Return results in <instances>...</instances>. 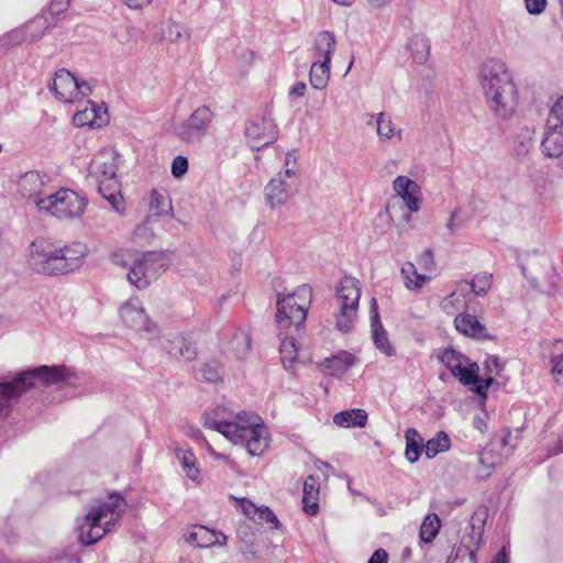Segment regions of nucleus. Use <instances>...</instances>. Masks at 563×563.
<instances>
[{
  "mask_svg": "<svg viewBox=\"0 0 563 563\" xmlns=\"http://www.w3.org/2000/svg\"><path fill=\"white\" fill-rule=\"evenodd\" d=\"M533 131L526 128L516 137L512 154L517 157H525L533 147Z\"/></svg>",
  "mask_w": 563,
  "mask_h": 563,
  "instance_id": "58836bf2",
  "label": "nucleus"
},
{
  "mask_svg": "<svg viewBox=\"0 0 563 563\" xmlns=\"http://www.w3.org/2000/svg\"><path fill=\"white\" fill-rule=\"evenodd\" d=\"M401 275L404 276L405 285L409 290H419L428 280H430L429 276L419 274L412 263H408L401 268Z\"/></svg>",
  "mask_w": 563,
  "mask_h": 563,
  "instance_id": "f704fd0d",
  "label": "nucleus"
},
{
  "mask_svg": "<svg viewBox=\"0 0 563 563\" xmlns=\"http://www.w3.org/2000/svg\"><path fill=\"white\" fill-rule=\"evenodd\" d=\"M231 440L234 444L245 445L253 456L264 453L269 444L266 424H205Z\"/></svg>",
  "mask_w": 563,
  "mask_h": 563,
  "instance_id": "0eeeda50",
  "label": "nucleus"
},
{
  "mask_svg": "<svg viewBox=\"0 0 563 563\" xmlns=\"http://www.w3.org/2000/svg\"><path fill=\"white\" fill-rule=\"evenodd\" d=\"M331 63L313 60L309 71V82L312 88L322 90L328 86L331 73Z\"/></svg>",
  "mask_w": 563,
  "mask_h": 563,
  "instance_id": "7c9ffc66",
  "label": "nucleus"
},
{
  "mask_svg": "<svg viewBox=\"0 0 563 563\" xmlns=\"http://www.w3.org/2000/svg\"><path fill=\"white\" fill-rule=\"evenodd\" d=\"M70 377L65 365H40L0 378V419H9L13 411L33 418L60 402L62 389Z\"/></svg>",
  "mask_w": 563,
  "mask_h": 563,
  "instance_id": "f257e3e1",
  "label": "nucleus"
},
{
  "mask_svg": "<svg viewBox=\"0 0 563 563\" xmlns=\"http://www.w3.org/2000/svg\"><path fill=\"white\" fill-rule=\"evenodd\" d=\"M126 255H129V252L121 251L112 254V262L117 265H120L122 267L131 266L130 262L126 260Z\"/></svg>",
  "mask_w": 563,
  "mask_h": 563,
  "instance_id": "680f3d73",
  "label": "nucleus"
},
{
  "mask_svg": "<svg viewBox=\"0 0 563 563\" xmlns=\"http://www.w3.org/2000/svg\"><path fill=\"white\" fill-rule=\"evenodd\" d=\"M485 368L489 374H499L501 369V364L496 355H488L484 362Z\"/></svg>",
  "mask_w": 563,
  "mask_h": 563,
  "instance_id": "4d7b16f0",
  "label": "nucleus"
},
{
  "mask_svg": "<svg viewBox=\"0 0 563 563\" xmlns=\"http://www.w3.org/2000/svg\"><path fill=\"white\" fill-rule=\"evenodd\" d=\"M479 81L492 112L499 119H509L518 106V90L506 64L487 58L481 66Z\"/></svg>",
  "mask_w": 563,
  "mask_h": 563,
  "instance_id": "7ed1b4c3",
  "label": "nucleus"
},
{
  "mask_svg": "<svg viewBox=\"0 0 563 563\" xmlns=\"http://www.w3.org/2000/svg\"><path fill=\"white\" fill-rule=\"evenodd\" d=\"M319 494L320 485L319 478L309 475L303 482L302 488V505L303 511L309 516H314L319 511Z\"/></svg>",
  "mask_w": 563,
  "mask_h": 563,
  "instance_id": "bb28decb",
  "label": "nucleus"
},
{
  "mask_svg": "<svg viewBox=\"0 0 563 563\" xmlns=\"http://www.w3.org/2000/svg\"><path fill=\"white\" fill-rule=\"evenodd\" d=\"M90 92H91V88L86 81H82V82L78 81V90L76 91V98L78 96L87 97L90 95Z\"/></svg>",
  "mask_w": 563,
  "mask_h": 563,
  "instance_id": "338daca9",
  "label": "nucleus"
},
{
  "mask_svg": "<svg viewBox=\"0 0 563 563\" xmlns=\"http://www.w3.org/2000/svg\"><path fill=\"white\" fill-rule=\"evenodd\" d=\"M44 177L35 170L25 173L20 181L19 189L24 197L34 198L35 201L37 199H42L40 194L42 191L44 185Z\"/></svg>",
  "mask_w": 563,
  "mask_h": 563,
  "instance_id": "c756f323",
  "label": "nucleus"
},
{
  "mask_svg": "<svg viewBox=\"0 0 563 563\" xmlns=\"http://www.w3.org/2000/svg\"><path fill=\"white\" fill-rule=\"evenodd\" d=\"M406 207L411 212L419 211L421 207V197H420V187L417 185V188L415 190H409L406 194H402L399 196Z\"/></svg>",
  "mask_w": 563,
  "mask_h": 563,
  "instance_id": "de8ad7c7",
  "label": "nucleus"
},
{
  "mask_svg": "<svg viewBox=\"0 0 563 563\" xmlns=\"http://www.w3.org/2000/svg\"><path fill=\"white\" fill-rule=\"evenodd\" d=\"M186 540L199 548H210L216 544L224 545L228 537L220 531L211 530L205 526H195Z\"/></svg>",
  "mask_w": 563,
  "mask_h": 563,
  "instance_id": "4be33fe9",
  "label": "nucleus"
},
{
  "mask_svg": "<svg viewBox=\"0 0 563 563\" xmlns=\"http://www.w3.org/2000/svg\"><path fill=\"white\" fill-rule=\"evenodd\" d=\"M170 265V258L164 251H148L137 254L131 262L128 280L137 289H145Z\"/></svg>",
  "mask_w": 563,
  "mask_h": 563,
  "instance_id": "6e6552de",
  "label": "nucleus"
},
{
  "mask_svg": "<svg viewBox=\"0 0 563 563\" xmlns=\"http://www.w3.org/2000/svg\"><path fill=\"white\" fill-rule=\"evenodd\" d=\"M165 38L172 43L180 41L184 36L189 37L190 33L179 23L168 21L164 29Z\"/></svg>",
  "mask_w": 563,
  "mask_h": 563,
  "instance_id": "a18cd8bd",
  "label": "nucleus"
},
{
  "mask_svg": "<svg viewBox=\"0 0 563 563\" xmlns=\"http://www.w3.org/2000/svg\"><path fill=\"white\" fill-rule=\"evenodd\" d=\"M55 97L64 102H74L78 90V80L65 68L55 73L52 84L48 86Z\"/></svg>",
  "mask_w": 563,
  "mask_h": 563,
  "instance_id": "f3484780",
  "label": "nucleus"
},
{
  "mask_svg": "<svg viewBox=\"0 0 563 563\" xmlns=\"http://www.w3.org/2000/svg\"><path fill=\"white\" fill-rule=\"evenodd\" d=\"M525 427L510 429L507 426H501L498 431L494 433L488 444H486L478 455V462L482 466L479 470V477H488L495 466L499 465L507 459L518 445L520 435Z\"/></svg>",
  "mask_w": 563,
  "mask_h": 563,
  "instance_id": "423d86ee",
  "label": "nucleus"
},
{
  "mask_svg": "<svg viewBox=\"0 0 563 563\" xmlns=\"http://www.w3.org/2000/svg\"><path fill=\"white\" fill-rule=\"evenodd\" d=\"M467 284L475 296L484 297L492 288L493 274L487 272L478 273Z\"/></svg>",
  "mask_w": 563,
  "mask_h": 563,
  "instance_id": "ea45409f",
  "label": "nucleus"
},
{
  "mask_svg": "<svg viewBox=\"0 0 563 563\" xmlns=\"http://www.w3.org/2000/svg\"><path fill=\"white\" fill-rule=\"evenodd\" d=\"M335 46L336 38L333 32L321 31L317 33L311 48L313 60L321 59V62L331 63Z\"/></svg>",
  "mask_w": 563,
  "mask_h": 563,
  "instance_id": "393cba45",
  "label": "nucleus"
},
{
  "mask_svg": "<svg viewBox=\"0 0 563 563\" xmlns=\"http://www.w3.org/2000/svg\"><path fill=\"white\" fill-rule=\"evenodd\" d=\"M408 49L415 63L423 64L430 55V42L424 35L416 34L410 38Z\"/></svg>",
  "mask_w": 563,
  "mask_h": 563,
  "instance_id": "473e14b6",
  "label": "nucleus"
},
{
  "mask_svg": "<svg viewBox=\"0 0 563 563\" xmlns=\"http://www.w3.org/2000/svg\"><path fill=\"white\" fill-rule=\"evenodd\" d=\"M117 172V155L112 151L97 154L89 166V175L95 177L96 180L115 177Z\"/></svg>",
  "mask_w": 563,
  "mask_h": 563,
  "instance_id": "aec40b11",
  "label": "nucleus"
},
{
  "mask_svg": "<svg viewBox=\"0 0 563 563\" xmlns=\"http://www.w3.org/2000/svg\"><path fill=\"white\" fill-rule=\"evenodd\" d=\"M230 349L238 358H244L251 350V336L245 331H238L230 341Z\"/></svg>",
  "mask_w": 563,
  "mask_h": 563,
  "instance_id": "4c0bfd02",
  "label": "nucleus"
},
{
  "mask_svg": "<svg viewBox=\"0 0 563 563\" xmlns=\"http://www.w3.org/2000/svg\"><path fill=\"white\" fill-rule=\"evenodd\" d=\"M89 103L91 104V108L90 109L86 108L82 111H78L74 115V121L77 125L88 124L90 126H93V125L100 126L101 122H97L98 115H97L96 104L92 102H89ZM99 120L101 121V118H99Z\"/></svg>",
  "mask_w": 563,
  "mask_h": 563,
  "instance_id": "c03bdc74",
  "label": "nucleus"
},
{
  "mask_svg": "<svg viewBox=\"0 0 563 563\" xmlns=\"http://www.w3.org/2000/svg\"><path fill=\"white\" fill-rule=\"evenodd\" d=\"M355 362L356 357L352 353L341 351L331 357L325 358L320 366L325 375L341 377L355 364Z\"/></svg>",
  "mask_w": 563,
  "mask_h": 563,
  "instance_id": "5701e85b",
  "label": "nucleus"
},
{
  "mask_svg": "<svg viewBox=\"0 0 563 563\" xmlns=\"http://www.w3.org/2000/svg\"><path fill=\"white\" fill-rule=\"evenodd\" d=\"M541 147L545 156L559 158L563 169V128L550 129V122H547Z\"/></svg>",
  "mask_w": 563,
  "mask_h": 563,
  "instance_id": "412c9836",
  "label": "nucleus"
},
{
  "mask_svg": "<svg viewBox=\"0 0 563 563\" xmlns=\"http://www.w3.org/2000/svg\"><path fill=\"white\" fill-rule=\"evenodd\" d=\"M388 554L384 549H377L368 560V563H387Z\"/></svg>",
  "mask_w": 563,
  "mask_h": 563,
  "instance_id": "e2e57ef3",
  "label": "nucleus"
},
{
  "mask_svg": "<svg viewBox=\"0 0 563 563\" xmlns=\"http://www.w3.org/2000/svg\"><path fill=\"white\" fill-rule=\"evenodd\" d=\"M547 122L550 129L563 128V96L552 107Z\"/></svg>",
  "mask_w": 563,
  "mask_h": 563,
  "instance_id": "49530a36",
  "label": "nucleus"
},
{
  "mask_svg": "<svg viewBox=\"0 0 563 563\" xmlns=\"http://www.w3.org/2000/svg\"><path fill=\"white\" fill-rule=\"evenodd\" d=\"M527 11L532 15L541 14L545 7L547 0H525Z\"/></svg>",
  "mask_w": 563,
  "mask_h": 563,
  "instance_id": "5fc2aeb1",
  "label": "nucleus"
},
{
  "mask_svg": "<svg viewBox=\"0 0 563 563\" xmlns=\"http://www.w3.org/2000/svg\"><path fill=\"white\" fill-rule=\"evenodd\" d=\"M96 181L98 183L99 194L111 205L113 210L121 212L124 209V201L117 176Z\"/></svg>",
  "mask_w": 563,
  "mask_h": 563,
  "instance_id": "a878e982",
  "label": "nucleus"
},
{
  "mask_svg": "<svg viewBox=\"0 0 563 563\" xmlns=\"http://www.w3.org/2000/svg\"><path fill=\"white\" fill-rule=\"evenodd\" d=\"M454 325L460 333L466 336L478 340L492 339V336L487 333L485 325L481 323L478 319L473 314H457L454 319Z\"/></svg>",
  "mask_w": 563,
  "mask_h": 563,
  "instance_id": "b1692460",
  "label": "nucleus"
},
{
  "mask_svg": "<svg viewBox=\"0 0 563 563\" xmlns=\"http://www.w3.org/2000/svg\"><path fill=\"white\" fill-rule=\"evenodd\" d=\"M238 507L241 511L251 520H253L254 516L258 511V506H256L252 500L247 498H236Z\"/></svg>",
  "mask_w": 563,
  "mask_h": 563,
  "instance_id": "3c124183",
  "label": "nucleus"
},
{
  "mask_svg": "<svg viewBox=\"0 0 563 563\" xmlns=\"http://www.w3.org/2000/svg\"><path fill=\"white\" fill-rule=\"evenodd\" d=\"M299 188V176L294 168H285L272 178L265 186L266 203L271 208L284 206Z\"/></svg>",
  "mask_w": 563,
  "mask_h": 563,
  "instance_id": "f8f14e48",
  "label": "nucleus"
},
{
  "mask_svg": "<svg viewBox=\"0 0 563 563\" xmlns=\"http://www.w3.org/2000/svg\"><path fill=\"white\" fill-rule=\"evenodd\" d=\"M253 521L258 525L267 523V525H269L271 529H275V530H278L282 527L277 516L267 506L258 507V511L254 516Z\"/></svg>",
  "mask_w": 563,
  "mask_h": 563,
  "instance_id": "79ce46f5",
  "label": "nucleus"
},
{
  "mask_svg": "<svg viewBox=\"0 0 563 563\" xmlns=\"http://www.w3.org/2000/svg\"><path fill=\"white\" fill-rule=\"evenodd\" d=\"M440 527L439 516L435 512L428 514L420 526L419 537L421 541L426 543L432 542L439 533Z\"/></svg>",
  "mask_w": 563,
  "mask_h": 563,
  "instance_id": "72a5a7b5",
  "label": "nucleus"
},
{
  "mask_svg": "<svg viewBox=\"0 0 563 563\" xmlns=\"http://www.w3.org/2000/svg\"><path fill=\"white\" fill-rule=\"evenodd\" d=\"M87 205L88 199L86 197L67 188L36 200V207L40 211H45L60 220L80 218Z\"/></svg>",
  "mask_w": 563,
  "mask_h": 563,
  "instance_id": "1a4fd4ad",
  "label": "nucleus"
},
{
  "mask_svg": "<svg viewBox=\"0 0 563 563\" xmlns=\"http://www.w3.org/2000/svg\"><path fill=\"white\" fill-rule=\"evenodd\" d=\"M244 134L250 146L260 151L277 140L278 129L272 118L261 117L246 124Z\"/></svg>",
  "mask_w": 563,
  "mask_h": 563,
  "instance_id": "ddd939ff",
  "label": "nucleus"
},
{
  "mask_svg": "<svg viewBox=\"0 0 563 563\" xmlns=\"http://www.w3.org/2000/svg\"><path fill=\"white\" fill-rule=\"evenodd\" d=\"M492 563H508V555L505 547L495 555Z\"/></svg>",
  "mask_w": 563,
  "mask_h": 563,
  "instance_id": "774afa93",
  "label": "nucleus"
},
{
  "mask_svg": "<svg viewBox=\"0 0 563 563\" xmlns=\"http://www.w3.org/2000/svg\"><path fill=\"white\" fill-rule=\"evenodd\" d=\"M175 454L181 465L183 471L186 476L195 482L196 484H200L201 475L200 470L197 467V459L191 449L186 448H175Z\"/></svg>",
  "mask_w": 563,
  "mask_h": 563,
  "instance_id": "c85d7f7f",
  "label": "nucleus"
},
{
  "mask_svg": "<svg viewBox=\"0 0 563 563\" xmlns=\"http://www.w3.org/2000/svg\"><path fill=\"white\" fill-rule=\"evenodd\" d=\"M474 369V378L472 382L468 383L467 386H471V390L478 395L482 398H486V393L488 388L493 385L494 378L492 376H488L486 378H481L478 375L479 367L477 364L473 365Z\"/></svg>",
  "mask_w": 563,
  "mask_h": 563,
  "instance_id": "a19ab883",
  "label": "nucleus"
},
{
  "mask_svg": "<svg viewBox=\"0 0 563 563\" xmlns=\"http://www.w3.org/2000/svg\"><path fill=\"white\" fill-rule=\"evenodd\" d=\"M202 376L207 382L216 383L220 380L219 368L213 364H205L202 369Z\"/></svg>",
  "mask_w": 563,
  "mask_h": 563,
  "instance_id": "864d4df0",
  "label": "nucleus"
},
{
  "mask_svg": "<svg viewBox=\"0 0 563 563\" xmlns=\"http://www.w3.org/2000/svg\"><path fill=\"white\" fill-rule=\"evenodd\" d=\"M120 316L122 321L131 329L151 334L157 332L156 324L148 319L139 298H131L123 302L120 308Z\"/></svg>",
  "mask_w": 563,
  "mask_h": 563,
  "instance_id": "4468645a",
  "label": "nucleus"
},
{
  "mask_svg": "<svg viewBox=\"0 0 563 563\" xmlns=\"http://www.w3.org/2000/svg\"><path fill=\"white\" fill-rule=\"evenodd\" d=\"M367 418V412L364 409L355 408L335 413L333 422H366Z\"/></svg>",
  "mask_w": 563,
  "mask_h": 563,
  "instance_id": "37998d69",
  "label": "nucleus"
},
{
  "mask_svg": "<svg viewBox=\"0 0 563 563\" xmlns=\"http://www.w3.org/2000/svg\"><path fill=\"white\" fill-rule=\"evenodd\" d=\"M422 268L430 271L434 267V255L431 249H426L419 257Z\"/></svg>",
  "mask_w": 563,
  "mask_h": 563,
  "instance_id": "6e6d98bb",
  "label": "nucleus"
},
{
  "mask_svg": "<svg viewBox=\"0 0 563 563\" xmlns=\"http://www.w3.org/2000/svg\"><path fill=\"white\" fill-rule=\"evenodd\" d=\"M451 440L449 435L440 431L437 435L424 444V453L428 459H433L437 454L445 452L450 449Z\"/></svg>",
  "mask_w": 563,
  "mask_h": 563,
  "instance_id": "c9c22d12",
  "label": "nucleus"
},
{
  "mask_svg": "<svg viewBox=\"0 0 563 563\" xmlns=\"http://www.w3.org/2000/svg\"><path fill=\"white\" fill-rule=\"evenodd\" d=\"M438 357L463 385H468L475 377L473 365L476 363L462 353L453 349H444L439 353Z\"/></svg>",
  "mask_w": 563,
  "mask_h": 563,
  "instance_id": "2eb2a0df",
  "label": "nucleus"
},
{
  "mask_svg": "<svg viewBox=\"0 0 563 563\" xmlns=\"http://www.w3.org/2000/svg\"><path fill=\"white\" fill-rule=\"evenodd\" d=\"M311 300L312 288L307 284L277 296L276 324L280 330V361L286 369H291L297 361L298 346L292 332L298 333L305 327Z\"/></svg>",
  "mask_w": 563,
  "mask_h": 563,
  "instance_id": "f03ea898",
  "label": "nucleus"
},
{
  "mask_svg": "<svg viewBox=\"0 0 563 563\" xmlns=\"http://www.w3.org/2000/svg\"><path fill=\"white\" fill-rule=\"evenodd\" d=\"M188 169V159L185 156H176L172 163V175L181 177Z\"/></svg>",
  "mask_w": 563,
  "mask_h": 563,
  "instance_id": "603ef678",
  "label": "nucleus"
},
{
  "mask_svg": "<svg viewBox=\"0 0 563 563\" xmlns=\"http://www.w3.org/2000/svg\"><path fill=\"white\" fill-rule=\"evenodd\" d=\"M165 350L170 356L185 361H191L197 355L195 344L184 335H175L168 340V345L165 346Z\"/></svg>",
  "mask_w": 563,
  "mask_h": 563,
  "instance_id": "cd10ccee",
  "label": "nucleus"
},
{
  "mask_svg": "<svg viewBox=\"0 0 563 563\" xmlns=\"http://www.w3.org/2000/svg\"><path fill=\"white\" fill-rule=\"evenodd\" d=\"M335 298L339 305V311L335 313V327L339 331L347 333L354 327L361 298L358 279L344 276L336 287Z\"/></svg>",
  "mask_w": 563,
  "mask_h": 563,
  "instance_id": "9d476101",
  "label": "nucleus"
},
{
  "mask_svg": "<svg viewBox=\"0 0 563 563\" xmlns=\"http://www.w3.org/2000/svg\"><path fill=\"white\" fill-rule=\"evenodd\" d=\"M124 507L125 500L122 496L110 494L108 501L92 508L79 525V541L85 545L98 542L110 531V526L114 525Z\"/></svg>",
  "mask_w": 563,
  "mask_h": 563,
  "instance_id": "39448f33",
  "label": "nucleus"
},
{
  "mask_svg": "<svg viewBox=\"0 0 563 563\" xmlns=\"http://www.w3.org/2000/svg\"><path fill=\"white\" fill-rule=\"evenodd\" d=\"M203 422H264L263 419L253 412H234L223 404H217L203 412Z\"/></svg>",
  "mask_w": 563,
  "mask_h": 563,
  "instance_id": "dca6fc26",
  "label": "nucleus"
},
{
  "mask_svg": "<svg viewBox=\"0 0 563 563\" xmlns=\"http://www.w3.org/2000/svg\"><path fill=\"white\" fill-rule=\"evenodd\" d=\"M405 438V456L410 463H416L419 460L422 450H424L423 438L413 428H409L406 431Z\"/></svg>",
  "mask_w": 563,
  "mask_h": 563,
  "instance_id": "2f4dec72",
  "label": "nucleus"
},
{
  "mask_svg": "<svg viewBox=\"0 0 563 563\" xmlns=\"http://www.w3.org/2000/svg\"><path fill=\"white\" fill-rule=\"evenodd\" d=\"M306 90H307V85H306L303 81H298V82H296V84H295V85L289 89V95H290V96L302 97V96H305Z\"/></svg>",
  "mask_w": 563,
  "mask_h": 563,
  "instance_id": "0e129e2a",
  "label": "nucleus"
},
{
  "mask_svg": "<svg viewBox=\"0 0 563 563\" xmlns=\"http://www.w3.org/2000/svg\"><path fill=\"white\" fill-rule=\"evenodd\" d=\"M88 247L80 242L57 246L43 239L34 240L30 244L27 263L30 268L43 275L68 274L81 267Z\"/></svg>",
  "mask_w": 563,
  "mask_h": 563,
  "instance_id": "20e7f679",
  "label": "nucleus"
},
{
  "mask_svg": "<svg viewBox=\"0 0 563 563\" xmlns=\"http://www.w3.org/2000/svg\"><path fill=\"white\" fill-rule=\"evenodd\" d=\"M376 131L379 140H391L397 135L398 140H401L400 130L396 133V126L391 119L386 117L385 113L380 112L376 117Z\"/></svg>",
  "mask_w": 563,
  "mask_h": 563,
  "instance_id": "e433bc0d",
  "label": "nucleus"
},
{
  "mask_svg": "<svg viewBox=\"0 0 563 563\" xmlns=\"http://www.w3.org/2000/svg\"><path fill=\"white\" fill-rule=\"evenodd\" d=\"M541 355L553 378L558 383H563V340L544 342Z\"/></svg>",
  "mask_w": 563,
  "mask_h": 563,
  "instance_id": "a211bd4d",
  "label": "nucleus"
},
{
  "mask_svg": "<svg viewBox=\"0 0 563 563\" xmlns=\"http://www.w3.org/2000/svg\"><path fill=\"white\" fill-rule=\"evenodd\" d=\"M153 0H122L130 9L137 10L148 5Z\"/></svg>",
  "mask_w": 563,
  "mask_h": 563,
  "instance_id": "69168bd1",
  "label": "nucleus"
},
{
  "mask_svg": "<svg viewBox=\"0 0 563 563\" xmlns=\"http://www.w3.org/2000/svg\"><path fill=\"white\" fill-rule=\"evenodd\" d=\"M395 192L398 196L417 188V183L406 176H397L393 183Z\"/></svg>",
  "mask_w": 563,
  "mask_h": 563,
  "instance_id": "09e8293b",
  "label": "nucleus"
},
{
  "mask_svg": "<svg viewBox=\"0 0 563 563\" xmlns=\"http://www.w3.org/2000/svg\"><path fill=\"white\" fill-rule=\"evenodd\" d=\"M69 0H52L49 4V12L53 15H58L67 10Z\"/></svg>",
  "mask_w": 563,
  "mask_h": 563,
  "instance_id": "13d9d810",
  "label": "nucleus"
},
{
  "mask_svg": "<svg viewBox=\"0 0 563 563\" xmlns=\"http://www.w3.org/2000/svg\"><path fill=\"white\" fill-rule=\"evenodd\" d=\"M166 203L164 200V196L157 191L156 189H153L151 191V200H150V209L154 213V216H161L164 212H166Z\"/></svg>",
  "mask_w": 563,
  "mask_h": 563,
  "instance_id": "8fccbe9b",
  "label": "nucleus"
},
{
  "mask_svg": "<svg viewBox=\"0 0 563 563\" xmlns=\"http://www.w3.org/2000/svg\"><path fill=\"white\" fill-rule=\"evenodd\" d=\"M214 118V112L208 106H199L175 126L174 133L185 143H199L208 134Z\"/></svg>",
  "mask_w": 563,
  "mask_h": 563,
  "instance_id": "9b49d317",
  "label": "nucleus"
},
{
  "mask_svg": "<svg viewBox=\"0 0 563 563\" xmlns=\"http://www.w3.org/2000/svg\"><path fill=\"white\" fill-rule=\"evenodd\" d=\"M369 313H371V328H372V336L375 346L387 356H391L395 354V349L390 344L388 340V334L386 330L384 329L380 317L378 313V305L375 298H372L371 300V307H369Z\"/></svg>",
  "mask_w": 563,
  "mask_h": 563,
  "instance_id": "6ab92c4d",
  "label": "nucleus"
},
{
  "mask_svg": "<svg viewBox=\"0 0 563 563\" xmlns=\"http://www.w3.org/2000/svg\"><path fill=\"white\" fill-rule=\"evenodd\" d=\"M460 225L461 220L459 219L457 211H453L446 223V229L450 231L451 234H454L456 230L460 228Z\"/></svg>",
  "mask_w": 563,
  "mask_h": 563,
  "instance_id": "052dcab7",
  "label": "nucleus"
},
{
  "mask_svg": "<svg viewBox=\"0 0 563 563\" xmlns=\"http://www.w3.org/2000/svg\"><path fill=\"white\" fill-rule=\"evenodd\" d=\"M455 291L448 295L443 300L441 301V308L446 313H453L454 310H456L454 300H455Z\"/></svg>",
  "mask_w": 563,
  "mask_h": 563,
  "instance_id": "bf43d9fd",
  "label": "nucleus"
}]
</instances>
